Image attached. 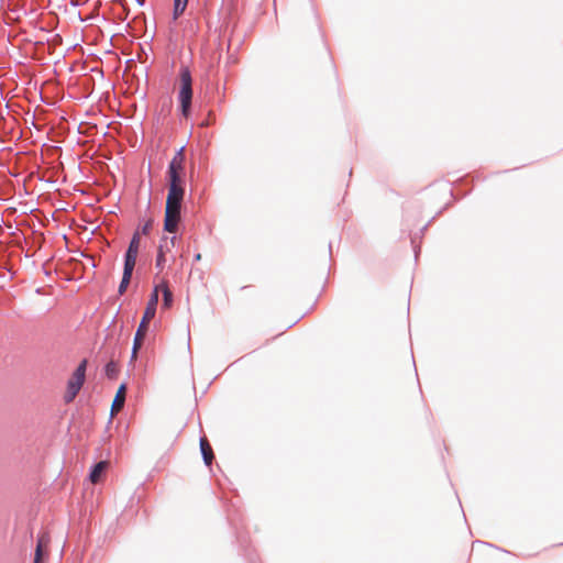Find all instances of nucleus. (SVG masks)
Wrapping results in <instances>:
<instances>
[{
	"label": "nucleus",
	"instance_id": "nucleus-7",
	"mask_svg": "<svg viewBox=\"0 0 563 563\" xmlns=\"http://www.w3.org/2000/svg\"><path fill=\"white\" fill-rule=\"evenodd\" d=\"M125 395H126V386L125 384H121L120 387L117 390V394L114 396V399L112 401L111 406V415H117L124 406L125 401Z\"/></svg>",
	"mask_w": 563,
	"mask_h": 563
},
{
	"label": "nucleus",
	"instance_id": "nucleus-17",
	"mask_svg": "<svg viewBox=\"0 0 563 563\" xmlns=\"http://www.w3.org/2000/svg\"><path fill=\"white\" fill-rule=\"evenodd\" d=\"M195 260H196V261H200V260H201V254H200V253H198V254L195 256Z\"/></svg>",
	"mask_w": 563,
	"mask_h": 563
},
{
	"label": "nucleus",
	"instance_id": "nucleus-3",
	"mask_svg": "<svg viewBox=\"0 0 563 563\" xmlns=\"http://www.w3.org/2000/svg\"><path fill=\"white\" fill-rule=\"evenodd\" d=\"M178 99L184 117H188L190 112L192 99V78L188 67H181L179 71V92Z\"/></svg>",
	"mask_w": 563,
	"mask_h": 563
},
{
	"label": "nucleus",
	"instance_id": "nucleus-4",
	"mask_svg": "<svg viewBox=\"0 0 563 563\" xmlns=\"http://www.w3.org/2000/svg\"><path fill=\"white\" fill-rule=\"evenodd\" d=\"M86 367L87 360H82L68 379L67 388L64 395V400L66 404L71 402L81 389L86 378Z\"/></svg>",
	"mask_w": 563,
	"mask_h": 563
},
{
	"label": "nucleus",
	"instance_id": "nucleus-1",
	"mask_svg": "<svg viewBox=\"0 0 563 563\" xmlns=\"http://www.w3.org/2000/svg\"><path fill=\"white\" fill-rule=\"evenodd\" d=\"M185 154L181 147L172 158L168 165V194L166 198L164 230L174 233L180 221L181 201L185 195L184 174Z\"/></svg>",
	"mask_w": 563,
	"mask_h": 563
},
{
	"label": "nucleus",
	"instance_id": "nucleus-2",
	"mask_svg": "<svg viewBox=\"0 0 563 563\" xmlns=\"http://www.w3.org/2000/svg\"><path fill=\"white\" fill-rule=\"evenodd\" d=\"M158 302V288L155 287L154 291L151 295V298L146 305L143 318L140 322V325L136 330L134 341H133V349H132V361L136 358L137 352L141 349L143 341L146 336L148 324L151 320L155 317L156 307Z\"/></svg>",
	"mask_w": 563,
	"mask_h": 563
},
{
	"label": "nucleus",
	"instance_id": "nucleus-9",
	"mask_svg": "<svg viewBox=\"0 0 563 563\" xmlns=\"http://www.w3.org/2000/svg\"><path fill=\"white\" fill-rule=\"evenodd\" d=\"M109 467V463L107 461H101L97 463L92 471L90 472L89 478L92 484H97L101 481L102 475Z\"/></svg>",
	"mask_w": 563,
	"mask_h": 563
},
{
	"label": "nucleus",
	"instance_id": "nucleus-14",
	"mask_svg": "<svg viewBox=\"0 0 563 563\" xmlns=\"http://www.w3.org/2000/svg\"><path fill=\"white\" fill-rule=\"evenodd\" d=\"M188 0H175L174 1V19H178L185 11Z\"/></svg>",
	"mask_w": 563,
	"mask_h": 563
},
{
	"label": "nucleus",
	"instance_id": "nucleus-12",
	"mask_svg": "<svg viewBox=\"0 0 563 563\" xmlns=\"http://www.w3.org/2000/svg\"><path fill=\"white\" fill-rule=\"evenodd\" d=\"M159 289H162L163 291V306L165 308H169L172 306V302H173V294L170 291V289L168 288V285L166 282H163L159 286H156Z\"/></svg>",
	"mask_w": 563,
	"mask_h": 563
},
{
	"label": "nucleus",
	"instance_id": "nucleus-10",
	"mask_svg": "<svg viewBox=\"0 0 563 563\" xmlns=\"http://www.w3.org/2000/svg\"><path fill=\"white\" fill-rule=\"evenodd\" d=\"M200 450H201L205 463L208 466L211 465V463L214 459V455H213L212 448L206 437L200 439Z\"/></svg>",
	"mask_w": 563,
	"mask_h": 563
},
{
	"label": "nucleus",
	"instance_id": "nucleus-6",
	"mask_svg": "<svg viewBox=\"0 0 563 563\" xmlns=\"http://www.w3.org/2000/svg\"><path fill=\"white\" fill-rule=\"evenodd\" d=\"M140 242H141L140 232H135L132 236L130 244H129V247H128V251L125 254L124 264H130V265L135 266L136 257H137L139 249H140Z\"/></svg>",
	"mask_w": 563,
	"mask_h": 563
},
{
	"label": "nucleus",
	"instance_id": "nucleus-11",
	"mask_svg": "<svg viewBox=\"0 0 563 563\" xmlns=\"http://www.w3.org/2000/svg\"><path fill=\"white\" fill-rule=\"evenodd\" d=\"M134 267H135L134 265L124 264L123 276H122V280L119 286L120 294H123L126 290V287L130 284Z\"/></svg>",
	"mask_w": 563,
	"mask_h": 563
},
{
	"label": "nucleus",
	"instance_id": "nucleus-5",
	"mask_svg": "<svg viewBox=\"0 0 563 563\" xmlns=\"http://www.w3.org/2000/svg\"><path fill=\"white\" fill-rule=\"evenodd\" d=\"M176 238L173 236L170 239L164 238L162 243L158 246L157 256H156V267L159 272L163 271L165 262H166V253L170 252L172 247L175 245Z\"/></svg>",
	"mask_w": 563,
	"mask_h": 563
},
{
	"label": "nucleus",
	"instance_id": "nucleus-13",
	"mask_svg": "<svg viewBox=\"0 0 563 563\" xmlns=\"http://www.w3.org/2000/svg\"><path fill=\"white\" fill-rule=\"evenodd\" d=\"M123 10L126 12V15L130 13V7H142L145 3V0H131L128 2L126 0H115Z\"/></svg>",
	"mask_w": 563,
	"mask_h": 563
},
{
	"label": "nucleus",
	"instance_id": "nucleus-16",
	"mask_svg": "<svg viewBox=\"0 0 563 563\" xmlns=\"http://www.w3.org/2000/svg\"><path fill=\"white\" fill-rule=\"evenodd\" d=\"M152 227H153V221L152 220H148L146 221L143 225H142V233L144 235H147L150 233V231L152 230Z\"/></svg>",
	"mask_w": 563,
	"mask_h": 563
},
{
	"label": "nucleus",
	"instance_id": "nucleus-15",
	"mask_svg": "<svg viewBox=\"0 0 563 563\" xmlns=\"http://www.w3.org/2000/svg\"><path fill=\"white\" fill-rule=\"evenodd\" d=\"M106 375L109 377V378H115L118 373H119V368H118V364L113 361H110L107 365H106Z\"/></svg>",
	"mask_w": 563,
	"mask_h": 563
},
{
	"label": "nucleus",
	"instance_id": "nucleus-8",
	"mask_svg": "<svg viewBox=\"0 0 563 563\" xmlns=\"http://www.w3.org/2000/svg\"><path fill=\"white\" fill-rule=\"evenodd\" d=\"M49 543V536L44 532L37 539L34 563H43V549L47 548Z\"/></svg>",
	"mask_w": 563,
	"mask_h": 563
}]
</instances>
